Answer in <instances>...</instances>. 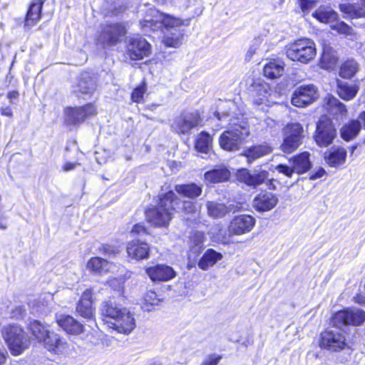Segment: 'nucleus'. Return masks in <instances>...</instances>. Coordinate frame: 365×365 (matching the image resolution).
Wrapping results in <instances>:
<instances>
[{
  "mask_svg": "<svg viewBox=\"0 0 365 365\" xmlns=\"http://www.w3.org/2000/svg\"><path fill=\"white\" fill-rule=\"evenodd\" d=\"M146 273L153 281H168L175 277V272L168 265L158 264L146 269Z\"/></svg>",
  "mask_w": 365,
  "mask_h": 365,
  "instance_id": "obj_19",
  "label": "nucleus"
},
{
  "mask_svg": "<svg viewBox=\"0 0 365 365\" xmlns=\"http://www.w3.org/2000/svg\"><path fill=\"white\" fill-rule=\"evenodd\" d=\"M365 321V312L358 308L345 309L336 312L331 318L333 327L321 334L320 342H345L346 338L339 333L343 326H360Z\"/></svg>",
  "mask_w": 365,
  "mask_h": 365,
  "instance_id": "obj_1",
  "label": "nucleus"
},
{
  "mask_svg": "<svg viewBox=\"0 0 365 365\" xmlns=\"http://www.w3.org/2000/svg\"><path fill=\"white\" fill-rule=\"evenodd\" d=\"M127 34L124 23L116 22L103 24L98 36V43L104 47H111L120 43Z\"/></svg>",
  "mask_w": 365,
  "mask_h": 365,
  "instance_id": "obj_7",
  "label": "nucleus"
},
{
  "mask_svg": "<svg viewBox=\"0 0 365 365\" xmlns=\"http://www.w3.org/2000/svg\"><path fill=\"white\" fill-rule=\"evenodd\" d=\"M277 202L278 198L274 194L262 192L254 198L252 206L259 212H267L273 209Z\"/></svg>",
  "mask_w": 365,
  "mask_h": 365,
  "instance_id": "obj_17",
  "label": "nucleus"
},
{
  "mask_svg": "<svg viewBox=\"0 0 365 365\" xmlns=\"http://www.w3.org/2000/svg\"><path fill=\"white\" fill-rule=\"evenodd\" d=\"M205 178L207 181L217 183L226 181L230 176V172L224 166H220L205 173Z\"/></svg>",
  "mask_w": 365,
  "mask_h": 365,
  "instance_id": "obj_30",
  "label": "nucleus"
},
{
  "mask_svg": "<svg viewBox=\"0 0 365 365\" xmlns=\"http://www.w3.org/2000/svg\"><path fill=\"white\" fill-rule=\"evenodd\" d=\"M332 30L336 31L339 34L349 35L351 34L352 29L343 21L336 20L331 25Z\"/></svg>",
  "mask_w": 365,
  "mask_h": 365,
  "instance_id": "obj_45",
  "label": "nucleus"
},
{
  "mask_svg": "<svg viewBox=\"0 0 365 365\" xmlns=\"http://www.w3.org/2000/svg\"><path fill=\"white\" fill-rule=\"evenodd\" d=\"M274 169L278 173H282L288 178H292L293 173H295V170L292 165V166H288L287 165L279 164L277 165Z\"/></svg>",
  "mask_w": 365,
  "mask_h": 365,
  "instance_id": "obj_51",
  "label": "nucleus"
},
{
  "mask_svg": "<svg viewBox=\"0 0 365 365\" xmlns=\"http://www.w3.org/2000/svg\"><path fill=\"white\" fill-rule=\"evenodd\" d=\"M303 127L299 123H292L284 128V135H289L292 138H297L302 142L303 138Z\"/></svg>",
  "mask_w": 365,
  "mask_h": 365,
  "instance_id": "obj_38",
  "label": "nucleus"
},
{
  "mask_svg": "<svg viewBox=\"0 0 365 365\" xmlns=\"http://www.w3.org/2000/svg\"><path fill=\"white\" fill-rule=\"evenodd\" d=\"M101 315L106 319L115 321L110 323L118 332L129 334L135 327L133 314L126 308L112 302H105L101 307Z\"/></svg>",
  "mask_w": 365,
  "mask_h": 365,
  "instance_id": "obj_3",
  "label": "nucleus"
},
{
  "mask_svg": "<svg viewBox=\"0 0 365 365\" xmlns=\"http://www.w3.org/2000/svg\"><path fill=\"white\" fill-rule=\"evenodd\" d=\"M328 106L330 107L331 112L336 110L335 113H339L343 115L346 112L345 105L334 97H331L329 99Z\"/></svg>",
  "mask_w": 365,
  "mask_h": 365,
  "instance_id": "obj_43",
  "label": "nucleus"
},
{
  "mask_svg": "<svg viewBox=\"0 0 365 365\" xmlns=\"http://www.w3.org/2000/svg\"><path fill=\"white\" fill-rule=\"evenodd\" d=\"M206 208L208 215L215 219L222 218L230 212L225 204L213 201H207Z\"/></svg>",
  "mask_w": 365,
  "mask_h": 365,
  "instance_id": "obj_31",
  "label": "nucleus"
},
{
  "mask_svg": "<svg viewBox=\"0 0 365 365\" xmlns=\"http://www.w3.org/2000/svg\"><path fill=\"white\" fill-rule=\"evenodd\" d=\"M201 121L202 119L197 111L182 112L175 118L171 128L178 134H189L192 129L201 124Z\"/></svg>",
  "mask_w": 365,
  "mask_h": 365,
  "instance_id": "obj_8",
  "label": "nucleus"
},
{
  "mask_svg": "<svg viewBox=\"0 0 365 365\" xmlns=\"http://www.w3.org/2000/svg\"><path fill=\"white\" fill-rule=\"evenodd\" d=\"M175 190L179 195L188 198H195L202 193V187L195 183L177 185Z\"/></svg>",
  "mask_w": 365,
  "mask_h": 365,
  "instance_id": "obj_33",
  "label": "nucleus"
},
{
  "mask_svg": "<svg viewBox=\"0 0 365 365\" xmlns=\"http://www.w3.org/2000/svg\"><path fill=\"white\" fill-rule=\"evenodd\" d=\"M180 200L173 191L166 192L160 199L158 205L145 212L148 222L157 227H167L173 218L175 206Z\"/></svg>",
  "mask_w": 365,
  "mask_h": 365,
  "instance_id": "obj_4",
  "label": "nucleus"
},
{
  "mask_svg": "<svg viewBox=\"0 0 365 365\" xmlns=\"http://www.w3.org/2000/svg\"><path fill=\"white\" fill-rule=\"evenodd\" d=\"M56 322L59 327L68 334L77 335L82 332L83 326L74 318L68 315L56 317Z\"/></svg>",
  "mask_w": 365,
  "mask_h": 365,
  "instance_id": "obj_22",
  "label": "nucleus"
},
{
  "mask_svg": "<svg viewBox=\"0 0 365 365\" xmlns=\"http://www.w3.org/2000/svg\"><path fill=\"white\" fill-rule=\"evenodd\" d=\"M182 25V21L173 16L160 14L155 16V19L146 20L142 24L145 31L147 29L152 31H158L164 29L168 31L164 36L163 42L167 47H179L182 44L183 34L180 29Z\"/></svg>",
  "mask_w": 365,
  "mask_h": 365,
  "instance_id": "obj_2",
  "label": "nucleus"
},
{
  "mask_svg": "<svg viewBox=\"0 0 365 365\" xmlns=\"http://www.w3.org/2000/svg\"><path fill=\"white\" fill-rule=\"evenodd\" d=\"M211 137L207 133H200L195 141V148L200 153H208L211 146Z\"/></svg>",
  "mask_w": 365,
  "mask_h": 365,
  "instance_id": "obj_36",
  "label": "nucleus"
},
{
  "mask_svg": "<svg viewBox=\"0 0 365 365\" xmlns=\"http://www.w3.org/2000/svg\"><path fill=\"white\" fill-rule=\"evenodd\" d=\"M1 332L6 342H26L29 340L27 333L21 327L16 324L4 327Z\"/></svg>",
  "mask_w": 365,
  "mask_h": 365,
  "instance_id": "obj_18",
  "label": "nucleus"
},
{
  "mask_svg": "<svg viewBox=\"0 0 365 365\" xmlns=\"http://www.w3.org/2000/svg\"><path fill=\"white\" fill-rule=\"evenodd\" d=\"M11 354L19 356L28 349L27 344H7Z\"/></svg>",
  "mask_w": 365,
  "mask_h": 365,
  "instance_id": "obj_48",
  "label": "nucleus"
},
{
  "mask_svg": "<svg viewBox=\"0 0 365 365\" xmlns=\"http://www.w3.org/2000/svg\"><path fill=\"white\" fill-rule=\"evenodd\" d=\"M79 164L77 163H70V162H66L65 163L63 166H62V169L64 172H69L71 170H73L74 169H76V168L78 165Z\"/></svg>",
  "mask_w": 365,
  "mask_h": 365,
  "instance_id": "obj_58",
  "label": "nucleus"
},
{
  "mask_svg": "<svg viewBox=\"0 0 365 365\" xmlns=\"http://www.w3.org/2000/svg\"><path fill=\"white\" fill-rule=\"evenodd\" d=\"M318 98L317 89L312 84L301 86L292 94V104L296 107H305Z\"/></svg>",
  "mask_w": 365,
  "mask_h": 365,
  "instance_id": "obj_11",
  "label": "nucleus"
},
{
  "mask_svg": "<svg viewBox=\"0 0 365 365\" xmlns=\"http://www.w3.org/2000/svg\"><path fill=\"white\" fill-rule=\"evenodd\" d=\"M320 347L331 351H341L346 350L348 354H350V348L346 344H319Z\"/></svg>",
  "mask_w": 365,
  "mask_h": 365,
  "instance_id": "obj_44",
  "label": "nucleus"
},
{
  "mask_svg": "<svg viewBox=\"0 0 365 365\" xmlns=\"http://www.w3.org/2000/svg\"><path fill=\"white\" fill-rule=\"evenodd\" d=\"M312 16L319 21L324 24L334 23L338 19V14L331 8L327 6H319L313 14Z\"/></svg>",
  "mask_w": 365,
  "mask_h": 365,
  "instance_id": "obj_28",
  "label": "nucleus"
},
{
  "mask_svg": "<svg viewBox=\"0 0 365 365\" xmlns=\"http://www.w3.org/2000/svg\"><path fill=\"white\" fill-rule=\"evenodd\" d=\"M112 264L109 262L101 257H93L87 264L88 269L101 274L108 272Z\"/></svg>",
  "mask_w": 365,
  "mask_h": 365,
  "instance_id": "obj_34",
  "label": "nucleus"
},
{
  "mask_svg": "<svg viewBox=\"0 0 365 365\" xmlns=\"http://www.w3.org/2000/svg\"><path fill=\"white\" fill-rule=\"evenodd\" d=\"M249 92L257 105L264 103L267 101L269 86L260 78L253 80L249 88Z\"/></svg>",
  "mask_w": 365,
  "mask_h": 365,
  "instance_id": "obj_16",
  "label": "nucleus"
},
{
  "mask_svg": "<svg viewBox=\"0 0 365 365\" xmlns=\"http://www.w3.org/2000/svg\"><path fill=\"white\" fill-rule=\"evenodd\" d=\"M145 303L149 305H157L160 302V299L158 297L157 294L150 290L147 292L144 295Z\"/></svg>",
  "mask_w": 365,
  "mask_h": 365,
  "instance_id": "obj_52",
  "label": "nucleus"
},
{
  "mask_svg": "<svg viewBox=\"0 0 365 365\" xmlns=\"http://www.w3.org/2000/svg\"><path fill=\"white\" fill-rule=\"evenodd\" d=\"M336 135V129L332 122L326 117L321 118L314 135L317 144L320 147H327L333 142Z\"/></svg>",
  "mask_w": 365,
  "mask_h": 365,
  "instance_id": "obj_9",
  "label": "nucleus"
},
{
  "mask_svg": "<svg viewBox=\"0 0 365 365\" xmlns=\"http://www.w3.org/2000/svg\"><path fill=\"white\" fill-rule=\"evenodd\" d=\"M269 177V173L266 170H254L252 173L247 169L238 170L237 180L245 185L257 187L263 184Z\"/></svg>",
  "mask_w": 365,
  "mask_h": 365,
  "instance_id": "obj_14",
  "label": "nucleus"
},
{
  "mask_svg": "<svg viewBox=\"0 0 365 365\" xmlns=\"http://www.w3.org/2000/svg\"><path fill=\"white\" fill-rule=\"evenodd\" d=\"M93 303L86 302L78 303L76 307L78 313L83 317L91 319L93 317L94 309L92 305Z\"/></svg>",
  "mask_w": 365,
  "mask_h": 365,
  "instance_id": "obj_42",
  "label": "nucleus"
},
{
  "mask_svg": "<svg viewBox=\"0 0 365 365\" xmlns=\"http://www.w3.org/2000/svg\"><path fill=\"white\" fill-rule=\"evenodd\" d=\"M355 302L360 304H365V297L358 294L354 297Z\"/></svg>",
  "mask_w": 365,
  "mask_h": 365,
  "instance_id": "obj_64",
  "label": "nucleus"
},
{
  "mask_svg": "<svg viewBox=\"0 0 365 365\" xmlns=\"http://www.w3.org/2000/svg\"><path fill=\"white\" fill-rule=\"evenodd\" d=\"M0 113L2 115H5L7 117H11L13 115L12 110L9 106L5 107V108H1L0 109Z\"/></svg>",
  "mask_w": 365,
  "mask_h": 365,
  "instance_id": "obj_62",
  "label": "nucleus"
},
{
  "mask_svg": "<svg viewBox=\"0 0 365 365\" xmlns=\"http://www.w3.org/2000/svg\"><path fill=\"white\" fill-rule=\"evenodd\" d=\"M302 143L297 138H292L289 135H284V140L281 145V150L285 153H291L294 152Z\"/></svg>",
  "mask_w": 365,
  "mask_h": 365,
  "instance_id": "obj_39",
  "label": "nucleus"
},
{
  "mask_svg": "<svg viewBox=\"0 0 365 365\" xmlns=\"http://www.w3.org/2000/svg\"><path fill=\"white\" fill-rule=\"evenodd\" d=\"M127 252L129 257L137 260L147 259L150 254L149 245L140 240H133L127 245Z\"/></svg>",
  "mask_w": 365,
  "mask_h": 365,
  "instance_id": "obj_21",
  "label": "nucleus"
},
{
  "mask_svg": "<svg viewBox=\"0 0 365 365\" xmlns=\"http://www.w3.org/2000/svg\"><path fill=\"white\" fill-rule=\"evenodd\" d=\"M359 91L356 84L349 83L341 81H337V93L341 98L344 101L352 100Z\"/></svg>",
  "mask_w": 365,
  "mask_h": 365,
  "instance_id": "obj_26",
  "label": "nucleus"
},
{
  "mask_svg": "<svg viewBox=\"0 0 365 365\" xmlns=\"http://www.w3.org/2000/svg\"><path fill=\"white\" fill-rule=\"evenodd\" d=\"M131 232L133 233L138 234V235H140L141 233H146L147 232L145 227L143 225H140V224L135 225L133 226Z\"/></svg>",
  "mask_w": 365,
  "mask_h": 365,
  "instance_id": "obj_59",
  "label": "nucleus"
},
{
  "mask_svg": "<svg viewBox=\"0 0 365 365\" xmlns=\"http://www.w3.org/2000/svg\"><path fill=\"white\" fill-rule=\"evenodd\" d=\"M146 88L145 84L136 87L131 94L132 101L138 103H141Z\"/></svg>",
  "mask_w": 365,
  "mask_h": 365,
  "instance_id": "obj_46",
  "label": "nucleus"
},
{
  "mask_svg": "<svg viewBox=\"0 0 365 365\" xmlns=\"http://www.w3.org/2000/svg\"><path fill=\"white\" fill-rule=\"evenodd\" d=\"M101 251L107 255H115V253L118 252L117 248H115L114 247L109 245H103L101 247Z\"/></svg>",
  "mask_w": 365,
  "mask_h": 365,
  "instance_id": "obj_56",
  "label": "nucleus"
},
{
  "mask_svg": "<svg viewBox=\"0 0 365 365\" xmlns=\"http://www.w3.org/2000/svg\"><path fill=\"white\" fill-rule=\"evenodd\" d=\"M215 115L217 118L218 120H222L228 118L230 116V113L227 111L217 110L215 113Z\"/></svg>",
  "mask_w": 365,
  "mask_h": 365,
  "instance_id": "obj_61",
  "label": "nucleus"
},
{
  "mask_svg": "<svg viewBox=\"0 0 365 365\" xmlns=\"http://www.w3.org/2000/svg\"><path fill=\"white\" fill-rule=\"evenodd\" d=\"M255 219L250 215L235 216L230 222L228 231L232 235H242L250 232L255 225Z\"/></svg>",
  "mask_w": 365,
  "mask_h": 365,
  "instance_id": "obj_13",
  "label": "nucleus"
},
{
  "mask_svg": "<svg viewBox=\"0 0 365 365\" xmlns=\"http://www.w3.org/2000/svg\"><path fill=\"white\" fill-rule=\"evenodd\" d=\"M182 210L187 214H192L195 219L198 216L199 212L196 208L195 204L192 201H184L182 203Z\"/></svg>",
  "mask_w": 365,
  "mask_h": 365,
  "instance_id": "obj_49",
  "label": "nucleus"
},
{
  "mask_svg": "<svg viewBox=\"0 0 365 365\" xmlns=\"http://www.w3.org/2000/svg\"><path fill=\"white\" fill-rule=\"evenodd\" d=\"M261 43V40L259 38H255L252 42V45L247 50L245 55V60L247 61H250L253 56L257 53V51L259 48V46Z\"/></svg>",
  "mask_w": 365,
  "mask_h": 365,
  "instance_id": "obj_50",
  "label": "nucleus"
},
{
  "mask_svg": "<svg viewBox=\"0 0 365 365\" xmlns=\"http://www.w3.org/2000/svg\"><path fill=\"white\" fill-rule=\"evenodd\" d=\"M324 158L329 166L337 168L345 163L346 150L341 147H334L324 153Z\"/></svg>",
  "mask_w": 365,
  "mask_h": 365,
  "instance_id": "obj_20",
  "label": "nucleus"
},
{
  "mask_svg": "<svg viewBox=\"0 0 365 365\" xmlns=\"http://www.w3.org/2000/svg\"><path fill=\"white\" fill-rule=\"evenodd\" d=\"M222 255L213 249H208L198 262V267L202 270H207L218 261L221 260Z\"/></svg>",
  "mask_w": 365,
  "mask_h": 365,
  "instance_id": "obj_27",
  "label": "nucleus"
},
{
  "mask_svg": "<svg viewBox=\"0 0 365 365\" xmlns=\"http://www.w3.org/2000/svg\"><path fill=\"white\" fill-rule=\"evenodd\" d=\"M358 71V63L353 59L343 63L340 67L339 76L343 78H351Z\"/></svg>",
  "mask_w": 365,
  "mask_h": 365,
  "instance_id": "obj_37",
  "label": "nucleus"
},
{
  "mask_svg": "<svg viewBox=\"0 0 365 365\" xmlns=\"http://www.w3.org/2000/svg\"><path fill=\"white\" fill-rule=\"evenodd\" d=\"M43 4L42 0H35L31 3L26 16L25 26H33L40 20Z\"/></svg>",
  "mask_w": 365,
  "mask_h": 365,
  "instance_id": "obj_25",
  "label": "nucleus"
},
{
  "mask_svg": "<svg viewBox=\"0 0 365 365\" xmlns=\"http://www.w3.org/2000/svg\"><path fill=\"white\" fill-rule=\"evenodd\" d=\"M86 302H88V303H92V294H91V292L88 289L86 290L83 294H82V297H81V299L79 302V303H86Z\"/></svg>",
  "mask_w": 365,
  "mask_h": 365,
  "instance_id": "obj_57",
  "label": "nucleus"
},
{
  "mask_svg": "<svg viewBox=\"0 0 365 365\" xmlns=\"http://www.w3.org/2000/svg\"><path fill=\"white\" fill-rule=\"evenodd\" d=\"M66 344H44V348L53 354H64L65 345Z\"/></svg>",
  "mask_w": 365,
  "mask_h": 365,
  "instance_id": "obj_47",
  "label": "nucleus"
},
{
  "mask_svg": "<svg viewBox=\"0 0 365 365\" xmlns=\"http://www.w3.org/2000/svg\"><path fill=\"white\" fill-rule=\"evenodd\" d=\"M229 120L230 127L221 134L219 143L225 150L236 151L249 136L250 129L246 122L239 121L236 118H230Z\"/></svg>",
  "mask_w": 365,
  "mask_h": 365,
  "instance_id": "obj_5",
  "label": "nucleus"
},
{
  "mask_svg": "<svg viewBox=\"0 0 365 365\" xmlns=\"http://www.w3.org/2000/svg\"><path fill=\"white\" fill-rule=\"evenodd\" d=\"M309 153L303 152L290 159V162L294 166L296 173L302 174L311 168L312 163L309 160Z\"/></svg>",
  "mask_w": 365,
  "mask_h": 365,
  "instance_id": "obj_24",
  "label": "nucleus"
},
{
  "mask_svg": "<svg viewBox=\"0 0 365 365\" xmlns=\"http://www.w3.org/2000/svg\"><path fill=\"white\" fill-rule=\"evenodd\" d=\"M339 8L342 13L350 15L351 16H355L356 18H362L365 16L364 9H360L359 10H356L354 5L349 3L340 4Z\"/></svg>",
  "mask_w": 365,
  "mask_h": 365,
  "instance_id": "obj_41",
  "label": "nucleus"
},
{
  "mask_svg": "<svg viewBox=\"0 0 365 365\" xmlns=\"http://www.w3.org/2000/svg\"><path fill=\"white\" fill-rule=\"evenodd\" d=\"M361 128L359 120H351L341 128V136L343 139L349 140L357 135Z\"/></svg>",
  "mask_w": 365,
  "mask_h": 365,
  "instance_id": "obj_35",
  "label": "nucleus"
},
{
  "mask_svg": "<svg viewBox=\"0 0 365 365\" xmlns=\"http://www.w3.org/2000/svg\"><path fill=\"white\" fill-rule=\"evenodd\" d=\"M95 113L96 109L91 103L82 107L67 108L65 110V123L68 125H76Z\"/></svg>",
  "mask_w": 365,
  "mask_h": 365,
  "instance_id": "obj_12",
  "label": "nucleus"
},
{
  "mask_svg": "<svg viewBox=\"0 0 365 365\" xmlns=\"http://www.w3.org/2000/svg\"><path fill=\"white\" fill-rule=\"evenodd\" d=\"M222 355L213 354L207 356L200 365H217L222 359Z\"/></svg>",
  "mask_w": 365,
  "mask_h": 365,
  "instance_id": "obj_54",
  "label": "nucleus"
},
{
  "mask_svg": "<svg viewBox=\"0 0 365 365\" xmlns=\"http://www.w3.org/2000/svg\"><path fill=\"white\" fill-rule=\"evenodd\" d=\"M322 62L325 63V62L327 61V62H329L330 63H332V64L335 63V62H336L335 58H333L331 59L329 58V54H327L326 52L323 53L322 57Z\"/></svg>",
  "mask_w": 365,
  "mask_h": 365,
  "instance_id": "obj_63",
  "label": "nucleus"
},
{
  "mask_svg": "<svg viewBox=\"0 0 365 365\" xmlns=\"http://www.w3.org/2000/svg\"><path fill=\"white\" fill-rule=\"evenodd\" d=\"M33 336L38 342H61V338L58 334L50 331L39 321L34 320L29 324Z\"/></svg>",
  "mask_w": 365,
  "mask_h": 365,
  "instance_id": "obj_15",
  "label": "nucleus"
},
{
  "mask_svg": "<svg viewBox=\"0 0 365 365\" xmlns=\"http://www.w3.org/2000/svg\"><path fill=\"white\" fill-rule=\"evenodd\" d=\"M25 312V309L23 306L16 307L14 309L12 310L11 317L12 318H21L24 316Z\"/></svg>",
  "mask_w": 365,
  "mask_h": 365,
  "instance_id": "obj_55",
  "label": "nucleus"
},
{
  "mask_svg": "<svg viewBox=\"0 0 365 365\" xmlns=\"http://www.w3.org/2000/svg\"><path fill=\"white\" fill-rule=\"evenodd\" d=\"M284 63L279 60L270 61L264 66V76L270 79L280 77L284 72Z\"/></svg>",
  "mask_w": 365,
  "mask_h": 365,
  "instance_id": "obj_29",
  "label": "nucleus"
},
{
  "mask_svg": "<svg viewBox=\"0 0 365 365\" xmlns=\"http://www.w3.org/2000/svg\"><path fill=\"white\" fill-rule=\"evenodd\" d=\"M204 235L202 232H196L190 237V248L195 253L200 252L203 247Z\"/></svg>",
  "mask_w": 365,
  "mask_h": 365,
  "instance_id": "obj_40",
  "label": "nucleus"
},
{
  "mask_svg": "<svg viewBox=\"0 0 365 365\" xmlns=\"http://www.w3.org/2000/svg\"><path fill=\"white\" fill-rule=\"evenodd\" d=\"M272 151V149L270 146L262 144L248 148L242 155L247 158V163L251 164L256 160L269 155Z\"/></svg>",
  "mask_w": 365,
  "mask_h": 365,
  "instance_id": "obj_23",
  "label": "nucleus"
},
{
  "mask_svg": "<svg viewBox=\"0 0 365 365\" xmlns=\"http://www.w3.org/2000/svg\"><path fill=\"white\" fill-rule=\"evenodd\" d=\"M317 53L315 43L309 38L298 39L286 47L287 58L293 61L308 63Z\"/></svg>",
  "mask_w": 365,
  "mask_h": 365,
  "instance_id": "obj_6",
  "label": "nucleus"
},
{
  "mask_svg": "<svg viewBox=\"0 0 365 365\" xmlns=\"http://www.w3.org/2000/svg\"><path fill=\"white\" fill-rule=\"evenodd\" d=\"M126 52L131 60H141L150 54L151 46L141 36L130 37L128 40Z\"/></svg>",
  "mask_w": 365,
  "mask_h": 365,
  "instance_id": "obj_10",
  "label": "nucleus"
},
{
  "mask_svg": "<svg viewBox=\"0 0 365 365\" xmlns=\"http://www.w3.org/2000/svg\"><path fill=\"white\" fill-rule=\"evenodd\" d=\"M96 88V84L94 80L89 76L88 73L81 75L75 92H79L83 94L92 93Z\"/></svg>",
  "mask_w": 365,
  "mask_h": 365,
  "instance_id": "obj_32",
  "label": "nucleus"
},
{
  "mask_svg": "<svg viewBox=\"0 0 365 365\" xmlns=\"http://www.w3.org/2000/svg\"><path fill=\"white\" fill-rule=\"evenodd\" d=\"M50 312L51 310L49 307H48L47 305H45L41 301L34 302L32 307L33 313L46 314Z\"/></svg>",
  "mask_w": 365,
  "mask_h": 365,
  "instance_id": "obj_53",
  "label": "nucleus"
},
{
  "mask_svg": "<svg viewBox=\"0 0 365 365\" xmlns=\"http://www.w3.org/2000/svg\"><path fill=\"white\" fill-rule=\"evenodd\" d=\"M302 10L310 9L314 6L315 2L311 0H300Z\"/></svg>",
  "mask_w": 365,
  "mask_h": 365,
  "instance_id": "obj_60",
  "label": "nucleus"
}]
</instances>
